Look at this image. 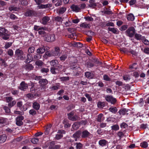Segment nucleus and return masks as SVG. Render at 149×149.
Here are the masks:
<instances>
[{"label":"nucleus","mask_w":149,"mask_h":149,"mask_svg":"<svg viewBox=\"0 0 149 149\" xmlns=\"http://www.w3.org/2000/svg\"><path fill=\"white\" fill-rule=\"evenodd\" d=\"M105 105V103L104 102H98L97 104L98 107L99 108H101L103 107Z\"/></svg>","instance_id":"37998d69"},{"label":"nucleus","mask_w":149,"mask_h":149,"mask_svg":"<svg viewBox=\"0 0 149 149\" xmlns=\"http://www.w3.org/2000/svg\"><path fill=\"white\" fill-rule=\"evenodd\" d=\"M104 120L103 119V115L102 114H100L98 115L97 118V121L98 122H101Z\"/></svg>","instance_id":"ea45409f"},{"label":"nucleus","mask_w":149,"mask_h":149,"mask_svg":"<svg viewBox=\"0 0 149 149\" xmlns=\"http://www.w3.org/2000/svg\"><path fill=\"white\" fill-rule=\"evenodd\" d=\"M142 41L145 45H148L149 44V41L147 40L144 37L142 38Z\"/></svg>","instance_id":"3c124183"},{"label":"nucleus","mask_w":149,"mask_h":149,"mask_svg":"<svg viewBox=\"0 0 149 149\" xmlns=\"http://www.w3.org/2000/svg\"><path fill=\"white\" fill-rule=\"evenodd\" d=\"M137 68V66L136 65V63H133L132 65H130V68L131 70H133V69L136 70Z\"/></svg>","instance_id":"6e6d98bb"},{"label":"nucleus","mask_w":149,"mask_h":149,"mask_svg":"<svg viewBox=\"0 0 149 149\" xmlns=\"http://www.w3.org/2000/svg\"><path fill=\"white\" fill-rule=\"evenodd\" d=\"M72 127L74 130H76L79 127V124L78 123H76L72 125Z\"/></svg>","instance_id":"de8ad7c7"},{"label":"nucleus","mask_w":149,"mask_h":149,"mask_svg":"<svg viewBox=\"0 0 149 149\" xmlns=\"http://www.w3.org/2000/svg\"><path fill=\"white\" fill-rule=\"evenodd\" d=\"M15 54L16 56H17L18 58L21 60H24L25 58V56L23 52L19 49L16 50Z\"/></svg>","instance_id":"f03ea898"},{"label":"nucleus","mask_w":149,"mask_h":149,"mask_svg":"<svg viewBox=\"0 0 149 149\" xmlns=\"http://www.w3.org/2000/svg\"><path fill=\"white\" fill-rule=\"evenodd\" d=\"M111 129L114 131H117L119 130V126L117 125H114L111 127Z\"/></svg>","instance_id":"4c0bfd02"},{"label":"nucleus","mask_w":149,"mask_h":149,"mask_svg":"<svg viewBox=\"0 0 149 149\" xmlns=\"http://www.w3.org/2000/svg\"><path fill=\"white\" fill-rule=\"evenodd\" d=\"M7 139V136L5 134L0 135V143L5 142Z\"/></svg>","instance_id":"6ab92c4d"},{"label":"nucleus","mask_w":149,"mask_h":149,"mask_svg":"<svg viewBox=\"0 0 149 149\" xmlns=\"http://www.w3.org/2000/svg\"><path fill=\"white\" fill-rule=\"evenodd\" d=\"M67 56L66 54H64L60 57V59L61 61H64L67 58Z\"/></svg>","instance_id":"864d4df0"},{"label":"nucleus","mask_w":149,"mask_h":149,"mask_svg":"<svg viewBox=\"0 0 149 149\" xmlns=\"http://www.w3.org/2000/svg\"><path fill=\"white\" fill-rule=\"evenodd\" d=\"M59 84L56 83L55 85H53L51 86L50 88L52 90H56L59 89Z\"/></svg>","instance_id":"7c9ffc66"},{"label":"nucleus","mask_w":149,"mask_h":149,"mask_svg":"<svg viewBox=\"0 0 149 149\" xmlns=\"http://www.w3.org/2000/svg\"><path fill=\"white\" fill-rule=\"evenodd\" d=\"M28 88V85L24 81H22L20 84L19 88L22 91H24Z\"/></svg>","instance_id":"1a4fd4ad"},{"label":"nucleus","mask_w":149,"mask_h":149,"mask_svg":"<svg viewBox=\"0 0 149 149\" xmlns=\"http://www.w3.org/2000/svg\"><path fill=\"white\" fill-rule=\"evenodd\" d=\"M128 27V26L127 25H124L122 26L120 29L121 31H124L126 30Z\"/></svg>","instance_id":"bf43d9fd"},{"label":"nucleus","mask_w":149,"mask_h":149,"mask_svg":"<svg viewBox=\"0 0 149 149\" xmlns=\"http://www.w3.org/2000/svg\"><path fill=\"white\" fill-rule=\"evenodd\" d=\"M80 26L83 28L85 29L89 28L91 27V25L90 24L84 22L81 24L80 25Z\"/></svg>","instance_id":"5701e85b"},{"label":"nucleus","mask_w":149,"mask_h":149,"mask_svg":"<svg viewBox=\"0 0 149 149\" xmlns=\"http://www.w3.org/2000/svg\"><path fill=\"white\" fill-rule=\"evenodd\" d=\"M108 30L114 34H117L118 32V29L115 28L109 27L108 28Z\"/></svg>","instance_id":"cd10ccee"},{"label":"nucleus","mask_w":149,"mask_h":149,"mask_svg":"<svg viewBox=\"0 0 149 149\" xmlns=\"http://www.w3.org/2000/svg\"><path fill=\"white\" fill-rule=\"evenodd\" d=\"M38 141V139L37 138H32L31 139V141L34 144H36Z\"/></svg>","instance_id":"5fc2aeb1"},{"label":"nucleus","mask_w":149,"mask_h":149,"mask_svg":"<svg viewBox=\"0 0 149 149\" xmlns=\"http://www.w3.org/2000/svg\"><path fill=\"white\" fill-rule=\"evenodd\" d=\"M55 19L56 21L58 22H61L62 21V19L61 17L57 16L55 18Z\"/></svg>","instance_id":"774afa93"},{"label":"nucleus","mask_w":149,"mask_h":149,"mask_svg":"<svg viewBox=\"0 0 149 149\" xmlns=\"http://www.w3.org/2000/svg\"><path fill=\"white\" fill-rule=\"evenodd\" d=\"M81 136V132L79 131H77L73 135V136L75 141H77V139H79Z\"/></svg>","instance_id":"9d476101"},{"label":"nucleus","mask_w":149,"mask_h":149,"mask_svg":"<svg viewBox=\"0 0 149 149\" xmlns=\"http://www.w3.org/2000/svg\"><path fill=\"white\" fill-rule=\"evenodd\" d=\"M19 9V7H16L13 6H11L9 8L10 11H17Z\"/></svg>","instance_id":"473e14b6"},{"label":"nucleus","mask_w":149,"mask_h":149,"mask_svg":"<svg viewBox=\"0 0 149 149\" xmlns=\"http://www.w3.org/2000/svg\"><path fill=\"white\" fill-rule=\"evenodd\" d=\"M107 141L104 139L100 140L98 142L99 145L102 147L105 146L107 144Z\"/></svg>","instance_id":"2eb2a0df"},{"label":"nucleus","mask_w":149,"mask_h":149,"mask_svg":"<svg viewBox=\"0 0 149 149\" xmlns=\"http://www.w3.org/2000/svg\"><path fill=\"white\" fill-rule=\"evenodd\" d=\"M143 37H142L141 35L140 34H136L135 35V38L137 40H142V38Z\"/></svg>","instance_id":"4d7b16f0"},{"label":"nucleus","mask_w":149,"mask_h":149,"mask_svg":"<svg viewBox=\"0 0 149 149\" xmlns=\"http://www.w3.org/2000/svg\"><path fill=\"white\" fill-rule=\"evenodd\" d=\"M103 79L104 80L107 81H111V78L107 75L105 74L103 76Z\"/></svg>","instance_id":"603ef678"},{"label":"nucleus","mask_w":149,"mask_h":149,"mask_svg":"<svg viewBox=\"0 0 149 149\" xmlns=\"http://www.w3.org/2000/svg\"><path fill=\"white\" fill-rule=\"evenodd\" d=\"M127 112V109L125 108H123L120 110L118 112L120 115H123L126 113Z\"/></svg>","instance_id":"2f4dec72"},{"label":"nucleus","mask_w":149,"mask_h":149,"mask_svg":"<svg viewBox=\"0 0 149 149\" xmlns=\"http://www.w3.org/2000/svg\"><path fill=\"white\" fill-rule=\"evenodd\" d=\"M60 79L61 81H65L69 80V77H64L59 78Z\"/></svg>","instance_id":"a18cd8bd"},{"label":"nucleus","mask_w":149,"mask_h":149,"mask_svg":"<svg viewBox=\"0 0 149 149\" xmlns=\"http://www.w3.org/2000/svg\"><path fill=\"white\" fill-rule=\"evenodd\" d=\"M89 2L90 3V4L89 5V7L94 8L95 6H96V3L95 2H94L93 1V0H90Z\"/></svg>","instance_id":"f704fd0d"},{"label":"nucleus","mask_w":149,"mask_h":149,"mask_svg":"<svg viewBox=\"0 0 149 149\" xmlns=\"http://www.w3.org/2000/svg\"><path fill=\"white\" fill-rule=\"evenodd\" d=\"M127 18L129 20L133 21L134 19V17L132 14H130L128 15Z\"/></svg>","instance_id":"e433bc0d"},{"label":"nucleus","mask_w":149,"mask_h":149,"mask_svg":"<svg viewBox=\"0 0 149 149\" xmlns=\"http://www.w3.org/2000/svg\"><path fill=\"white\" fill-rule=\"evenodd\" d=\"M33 13V12L31 10H28L25 13V15L26 16H31Z\"/></svg>","instance_id":"c9c22d12"},{"label":"nucleus","mask_w":149,"mask_h":149,"mask_svg":"<svg viewBox=\"0 0 149 149\" xmlns=\"http://www.w3.org/2000/svg\"><path fill=\"white\" fill-rule=\"evenodd\" d=\"M64 132V131H61V130H59L58 131V132L60 133L61 132V133H59L57 134L55 137L56 139L57 140H58L60 139H61L62 137H63V135L62 134V133H63Z\"/></svg>","instance_id":"b1692460"},{"label":"nucleus","mask_w":149,"mask_h":149,"mask_svg":"<svg viewBox=\"0 0 149 149\" xmlns=\"http://www.w3.org/2000/svg\"><path fill=\"white\" fill-rule=\"evenodd\" d=\"M45 40L48 42L54 41L55 40V35L53 34L46 35L45 38Z\"/></svg>","instance_id":"20e7f679"},{"label":"nucleus","mask_w":149,"mask_h":149,"mask_svg":"<svg viewBox=\"0 0 149 149\" xmlns=\"http://www.w3.org/2000/svg\"><path fill=\"white\" fill-rule=\"evenodd\" d=\"M84 18L86 20H87V21H93V18L92 17H90L88 16V17H84Z\"/></svg>","instance_id":"69168bd1"},{"label":"nucleus","mask_w":149,"mask_h":149,"mask_svg":"<svg viewBox=\"0 0 149 149\" xmlns=\"http://www.w3.org/2000/svg\"><path fill=\"white\" fill-rule=\"evenodd\" d=\"M60 49L59 47H56L55 48V50L54 52H52L53 53V55L54 56H60Z\"/></svg>","instance_id":"9b49d317"},{"label":"nucleus","mask_w":149,"mask_h":149,"mask_svg":"<svg viewBox=\"0 0 149 149\" xmlns=\"http://www.w3.org/2000/svg\"><path fill=\"white\" fill-rule=\"evenodd\" d=\"M91 136L92 134L86 130H85L81 133V137L82 138H89Z\"/></svg>","instance_id":"0eeeda50"},{"label":"nucleus","mask_w":149,"mask_h":149,"mask_svg":"<svg viewBox=\"0 0 149 149\" xmlns=\"http://www.w3.org/2000/svg\"><path fill=\"white\" fill-rule=\"evenodd\" d=\"M123 78V79L126 81H129L130 79V76L127 74H126L124 75Z\"/></svg>","instance_id":"49530a36"},{"label":"nucleus","mask_w":149,"mask_h":149,"mask_svg":"<svg viewBox=\"0 0 149 149\" xmlns=\"http://www.w3.org/2000/svg\"><path fill=\"white\" fill-rule=\"evenodd\" d=\"M106 100L108 102H110L112 104H114L116 102V100L111 95H106L105 97Z\"/></svg>","instance_id":"7ed1b4c3"},{"label":"nucleus","mask_w":149,"mask_h":149,"mask_svg":"<svg viewBox=\"0 0 149 149\" xmlns=\"http://www.w3.org/2000/svg\"><path fill=\"white\" fill-rule=\"evenodd\" d=\"M73 45L74 46L78 48L81 47L82 46V44L79 42H74Z\"/></svg>","instance_id":"c03bdc74"},{"label":"nucleus","mask_w":149,"mask_h":149,"mask_svg":"<svg viewBox=\"0 0 149 149\" xmlns=\"http://www.w3.org/2000/svg\"><path fill=\"white\" fill-rule=\"evenodd\" d=\"M7 123L8 120L7 119L3 118H0V124H2L4 125L7 124Z\"/></svg>","instance_id":"a211bd4d"},{"label":"nucleus","mask_w":149,"mask_h":149,"mask_svg":"<svg viewBox=\"0 0 149 149\" xmlns=\"http://www.w3.org/2000/svg\"><path fill=\"white\" fill-rule=\"evenodd\" d=\"M66 8L65 7L61 8L58 11L60 14H62L66 10Z\"/></svg>","instance_id":"09e8293b"},{"label":"nucleus","mask_w":149,"mask_h":149,"mask_svg":"<svg viewBox=\"0 0 149 149\" xmlns=\"http://www.w3.org/2000/svg\"><path fill=\"white\" fill-rule=\"evenodd\" d=\"M50 18L48 16H45L43 17L41 23L44 24H46L50 20Z\"/></svg>","instance_id":"ddd939ff"},{"label":"nucleus","mask_w":149,"mask_h":149,"mask_svg":"<svg viewBox=\"0 0 149 149\" xmlns=\"http://www.w3.org/2000/svg\"><path fill=\"white\" fill-rule=\"evenodd\" d=\"M0 61L1 62V63H0V65L1 66H3V67H5L6 66L5 61H4L2 59H1Z\"/></svg>","instance_id":"0e129e2a"},{"label":"nucleus","mask_w":149,"mask_h":149,"mask_svg":"<svg viewBox=\"0 0 149 149\" xmlns=\"http://www.w3.org/2000/svg\"><path fill=\"white\" fill-rule=\"evenodd\" d=\"M24 119V117L22 116H19L16 118V124L19 126L22 125L23 124L22 120Z\"/></svg>","instance_id":"423d86ee"},{"label":"nucleus","mask_w":149,"mask_h":149,"mask_svg":"<svg viewBox=\"0 0 149 149\" xmlns=\"http://www.w3.org/2000/svg\"><path fill=\"white\" fill-rule=\"evenodd\" d=\"M54 56L52 52L48 51L45 52V54L43 55V57L45 58H47L48 57H51Z\"/></svg>","instance_id":"aec40b11"},{"label":"nucleus","mask_w":149,"mask_h":149,"mask_svg":"<svg viewBox=\"0 0 149 149\" xmlns=\"http://www.w3.org/2000/svg\"><path fill=\"white\" fill-rule=\"evenodd\" d=\"M101 12L104 14L108 15L112 14V12L110 10L106 8L104 9L103 10L101 11Z\"/></svg>","instance_id":"a878e982"},{"label":"nucleus","mask_w":149,"mask_h":149,"mask_svg":"<svg viewBox=\"0 0 149 149\" xmlns=\"http://www.w3.org/2000/svg\"><path fill=\"white\" fill-rule=\"evenodd\" d=\"M45 51V49L44 47H40L37 49L36 52L37 53L42 54Z\"/></svg>","instance_id":"dca6fc26"},{"label":"nucleus","mask_w":149,"mask_h":149,"mask_svg":"<svg viewBox=\"0 0 149 149\" xmlns=\"http://www.w3.org/2000/svg\"><path fill=\"white\" fill-rule=\"evenodd\" d=\"M82 144L80 143H77L76 148L77 149H81L82 148Z\"/></svg>","instance_id":"338daca9"},{"label":"nucleus","mask_w":149,"mask_h":149,"mask_svg":"<svg viewBox=\"0 0 149 149\" xmlns=\"http://www.w3.org/2000/svg\"><path fill=\"white\" fill-rule=\"evenodd\" d=\"M52 126V125L51 124L48 125L46 127V130L45 132V134H48L49 132V131L51 129V128Z\"/></svg>","instance_id":"72a5a7b5"},{"label":"nucleus","mask_w":149,"mask_h":149,"mask_svg":"<svg viewBox=\"0 0 149 149\" xmlns=\"http://www.w3.org/2000/svg\"><path fill=\"white\" fill-rule=\"evenodd\" d=\"M34 29L35 30L38 31L39 30H44L45 28L42 27H40L38 26H34Z\"/></svg>","instance_id":"a19ab883"},{"label":"nucleus","mask_w":149,"mask_h":149,"mask_svg":"<svg viewBox=\"0 0 149 149\" xmlns=\"http://www.w3.org/2000/svg\"><path fill=\"white\" fill-rule=\"evenodd\" d=\"M70 8L73 11L77 12L79 11V10H80L79 6L74 4L72 5Z\"/></svg>","instance_id":"f8f14e48"},{"label":"nucleus","mask_w":149,"mask_h":149,"mask_svg":"<svg viewBox=\"0 0 149 149\" xmlns=\"http://www.w3.org/2000/svg\"><path fill=\"white\" fill-rule=\"evenodd\" d=\"M51 66L54 67H56L58 64L59 62L57 60H54L51 61L50 62Z\"/></svg>","instance_id":"412c9836"},{"label":"nucleus","mask_w":149,"mask_h":149,"mask_svg":"<svg viewBox=\"0 0 149 149\" xmlns=\"http://www.w3.org/2000/svg\"><path fill=\"white\" fill-rule=\"evenodd\" d=\"M127 35L130 37H132L135 33V29L133 27L128 28L126 31Z\"/></svg>","instance_id":"39448f33"},{"label":"nucleus","mask_w":149,"mask_h":149,"mask_svg":"<svg viewBox=\"0 0 149 149\" xmlns=\"http://www.w3.org/2000/svg\"><path fill=\"white\" fill-rule=\"evenodd\" d=\"M35 64L38 67H41L44 64L43 62L41 60H37L35 63Z\"/></svg>","instance_id":"c85d7f7f"},{"label":"nucleus","mask_w":149,"mask_h":149,"mask_svg":"<svg viewBox=\"0 0 149 149\" xmlns=\"http://www.w3.org/2000/svg\"><path fill=\"white\" fill-rule=\"evenodd\" d=\"M140 146L142 148H146L148 147V144L146 142L144 141L141 143Z\"/></svg>","instance_id":"58836bf2"},{"label":"nucleus","mask_w":149,"mask_h":149,"mask_svg":"<svg viewBox=\"0 0 149 149\" xmlns=\"http://www.w3.org/2000/svg\"><path fill=\"white\" fill-rule=\"evenodd\" d=\"M16 102L15 100H12L11 102H9L8 104V106L11 107L14 106L16 103Z\"/></svg>","instance_id":"8fccbe9b"},{"label":"nucleus","mask_w":149,"mask_h":149,"mask_svg":"<svg viewBox=\"0 0 149 149\" xmlns=\"http://www.w3.org/2000/svg\"><path fill=\"white\" fill-rule=\"evenodd\" d=\"M34 47H31L29 48L28 50V52L29 53H33L34 51Z\"/></svg>","instance_id":"680f3d73"},{"label":"nucleus","mask_w":149,"mask_h":149,"mask_svg":"<svg viewBox=\"0 0 149 149\" xmlns=\"http://www.w3.org/2000/svg\"><path fill=\"white\" fill-rule=\"evenodd\" d=\"M73 113L72 112L68 114L69 119L71 120H78V117L77 115L73 116Z\"/></svg>","instance_id":"6e6552de"},{"label":"nucleus","mask_w":149,"mask_h":149,"mask_svg":"<svg viewBox=\"0 0 149 149\" xmlns=\"http://www.w3.org/2000/svg\"><path fill=\"white\" fill-rule=\"evenodd\" d=\"M33 107L36 110H38L40 108V105L38 103L36 102H34L33 103Z\"/></svg>","instance_id":"bb28decb"},{"label":"nucleus","mask_w":149,"mask_h":149,"mask_svg":"<svg viewBox=\"0 0 149 149\" xmlns=\"http://www.w3.org/2000/svg\"><path fill=\"white\" fill-rule=\"evenodd\" d=\"M35 96L32 94L29 93L26 95V97L30 99H32Z\"/></svg>","instance_id":"e2e57ef3"},{"label":"nucleus","mask_w":149,"mask_h":149,"mask_svg":"<svg viewBox=\"0 0 149 149\" xmlns=\"http://www.w3.org/2000/svg\"><path fill=\"white\" fill-rule=\"evenodd\" d=\"M49 71V70L47 68H42L41 70V71L42 73H47Z\"/></svg>","instance_id":"052dcab7"},{"label":"nucleus","mask_w":149,"mask_h":149,"mask_svg":"<svg viewBox=\"0 0 149 149\" xmlns=\"http://www.w3.org/2000/svg\"><path fill=\"white\" fill-rule=\"evenodd\" d=\"M85 75L88 78L92 79L93 77V74L89 72H86L85 74Z\"/></svg>","instance_id":"393cba45"},{"label":"nucleus","mask_w":149,"mask_h":149,"mask_svg":"<svg viewBox=\"0 0 149 149\" xmlns=\"http://www.w3.org/2000/svg\"><path fill=\"white\" fill-rule=\"evenodd\" d=\"M26 58H27L25 61L26 63H29L33 60V58L32 55L29 54H27Z\"/></svg>","instance_id":"f3484780"},{"label":"nucleus","mask_w":149,"mask_h":149,"mask_svg":"<svg viewBox=\"0 0 149 149\" xmlns=\"http://www.w3.org/2000/svg\"><path fill=\"white\" fill-rule=\"evenodd\" d=\"M51 72L53 74H56L59 72V71L57 70V68L52 67L51 68Z\"/></svg>","instance_id":"c756f323"},{"label":"nucleus","mask_w":149,"mask_h":149,"mask_svg":"<svg viewBox=\"0 0 149 149\" xmlns=\"http://www.w3.org/2000/svg\"><path fill=\"white\" fill-rule=\"evenodd\" d=\"M52 7V5L50 4H47L43 5L41 4L38 6V7L39 9L45 8H50Z\"/></svg>","instance_id":"4468645a"},{"label":"nucleus","mask_w":149,"mask_h":149,"mask_svg":"<svg viewBox=\"0 0 149 149\" xmlns=\"http://www.w3.org/2000/svg\"><path fill=\"white\" fill-rule=\"evenodd\" d=\"M110 111L113 113H116L117 111V108L115 107H111L109 109Z\"/></svg>","instance_id":"79ce46f5"},{"label":"nucleus","mask_w":149,"mask_h":149,"mask_svg":"<svg viewBox=\"0 0 149 149\" xmlns=\"http://www.w3.org/2000/svg\"><path fill=\"white\" fill-rule=\"evenodd\" d=\"M12 45V43L10 42L6 43L5 46L4 47L5 49H7L10 47Z\"/></svg>","instance_id":"13d9d810"},{"label":"nucleus","mask_w":149,"mask_h":149,"mask_svg":"<svg viewBox=\"0 0 149 149\" xmlns=\"http://www.w3.org/2000/svg\"><path fill=\"white\" fill-rule=\"evenodd\" d=\"M40 84L42 86H44L48 83V81L46 79H41L39 81Z\"/></svg>","instance_id":"4be33fe9"},{"label":"nucleus","mask_w":149,"mask_h":149,"mask_svg":"<svg viewBox=\"0 0 149 149\" xmlns=\"http://www.w3.org/2000/svg\"><path fill=\"white\" fill-rule=\"evenodd\" d=\"M10 36L8 31L4 28H0V38L4 40H7Z\"/></svg>","instance_id":"f257e3e1"}]
</instances>
